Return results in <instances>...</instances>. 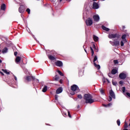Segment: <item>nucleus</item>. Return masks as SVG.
Masks as SVG:
<instances>
[{
    "mask_svg": "<svg viewBox=\"0 0 130 130\" xmlns=\"http://www.w3.org/2000/svg\"><path fill=\"white\" fill-rule=\"evenodd\" d=\"M102 29H103V30H105V31H107V32H108V31L109 30V28L104 26H102Z\"/></svg>",
    "mask_w": 130,
    "mask_h": 130,
    "instance_id": "nucleus-18",
    "label": "nucleus"
},
{
    "mask_svg": "<svg viewBox=\"0 0 130 130\" xmlns=\"http://www.w3.org/2000/svg\"><path fill=\"white\" fill-rule=\"evenodd\" d=\"M46 91H47V86H45L43 88L42 92H45Z\"/></svg>",
    "mask_w": 130,
    "mask_h": 130,
    "instance_id": "nucleus-20",
    "label": "nucleus"
},
{
    "mask_svg": "<svg viewBox=\"0 0 130 130\" xmlns=\"http://www.w3.org/2000/svg\"><path fill=\"white\" fill-rule=\"evenodd\" d=\"M122 92H123V93H124V92H125V87H122Z\"/></svg>",
    "mask_w": 130,
    "mask_h": 130,
    "instance_id": "nucleus-32",
    "label": "nucleus"
},
{
    "mask_svg": "<svg viewBox=\"0 0 130 130\" xmlns=\"http://www.w3.org/2000/svg\"><path fill=\"white\" fill-rule=\"evenodd\" d=\"M68 115L69 117H72V116H71V114H70V112H68Z\"/></svg>",
    "mask_w": 130,
    "mask_h": 130,
    "instance_id": "nucleus-40",
    "label": "nucleus"
},
{
    "mask_svg": "<svg viewBox=\"0 0 130 130\" xmlns=\"http://www.w3.org/2000/svg\"><path fill=\"white\" fill-rule=\"evenodd\" d=\"M14 78H15V80H16V81H17V77L16 76H15Z\"/></svg>",
    "mask_w": 130,
    "mask_h": 130,
    "instance_id": "nucleus-48",
    "label": "nucleus"
},
{
    "mask_svg": "<svg viewBox=\"0 0 130 130\" xmlns=\"http://www.w3.org/2000/svg\"><path fill=\"white\" fill-rule=\"evenodd\" d=\"M84 99L85 100V103L91 104L94 102L93 97L90 94H85L84 95Z\"/></svg>",
    "mask_w": 130,
    "mask_h": 130,
    "instance_id": "nucleus-1",
    "label": "nucleus"
},
{
    "mask_svg": "<svg viewBox=\"0 0 130 130\" xmlns=\"http://www.w3.org/2000/svg\"><path fill=\"white\" fill-rule=\"evenodd\" d=\"M17 54H18V52H14V55H15V56H17Z\"/></svg>",
    "mask_w": 130,
    "mask_h": 130,
    "instance_id": "nucleus-39",
    "label": "nucleus"
},
{
    "mask_svg": "<svg viewBox=\"0 0 130 130\" xmlns=\"http://www.w3.org/2000/svg\"><path fill=\"white\" fill-rule=\"evenodd\" d=\"M100 91H101V93H102V94H104V91H103V89H101Z\"/></svg>",
    "mask_w": 130,
    "mask_h": 130,
    "instance_id": "nucleus-37",
    "label": "nucleus"
},
{
    "mask_svg": "<svg viewBox=\"0 0 130 130\" xmlns=\"http://www.w3.org/2000/svg\"><path fill=\"white\" fill-rule=\"evenodd\" d=\"M0 74H1V75H2V76H4V75H5V74H4V73H3V72H0Z\"/></svg>",
    "mask_w": 130,
    "mask_h": 130,
    "instance_id": "nucleus-42",
    "label": "nucleus"
},
{
    "mask_svg": "<svg viewBox=\"0 0 130 130\" xmlns=\"http://www.w3.org/2000/svg\"><path fill=\"white\" fill-rule=\"evenodd\" d=\"M26 12H27L28 14H30V9L29 8H27L26 9Z\"/></svg>",
    "mask_w": 130,
    "mask_h": 130,
    "instance_id": "nucleus-34",
    "label": "nucleus"
},
{
    "mask_svg": "<svg viewBox=\"0 0 130 130\" xmlns=\"http://www.w3.org/2000/svg\"><path fill=\"white\" fill-rule=\"evenodd\" d=\"M61 92H62V88L61 87H59L56 91V94H60V93H61Z\"/></svg>",
    "mask_w": 130,
    "mask_h": 130,
    "instance_id": "nucleus-11",
    "label": "nucleus"
},
{
    "mask_svg": "<svg viewBox=\"0 0 130 130\" xmlns=\"http://www.w3.org/2000/svg\"><path fill=\"white\" fill-rule=\"evenodd\" d=\"M93 18L94 19V21H95L96 22H98V21L100 20V18L99 15H94L93 17Z\"/></svg>",
    "mask_w": 130,
    "mask_h": 130,
    "instance_id": "nucleus-7",
    "label": "nucleus"
},
{
    "mask_svg": "<svg viewBox=\"0 0 130 130\" xmlns=\"http://www.w3.org/2000/svg\"><path fill=\"white\" fill-rule=\"evenodd\" d=\"M86 24L87 26H91L92 24H93V21H92L91 18H88V19L86 20Z\"/></svg>",
    "mask_w": 130,
    "mask_h": 130,
    "instance_id": "nucleus-2",
    "label": "nucleus"
},
{
    "mask_svg": "<svg viewBox=\"0 0 130 130\" xmlns=\"http://www.w3.org/2000/svg\"><path fill=\"white\" fill-rule=\"evenodd\" d=\"M112 84L113 85H114V86H116V84H117V83L116 82L113 81Z\"/></svg>",
    "mask_w": 130,
    "mask_h": 130,
    "instance_id": "nucleus-31",
    "label": "nucleus"
},
{
    "mask_svg": "<svg viewBox=\"0 0 130 130\" xmlns=\"http://www.w3.org/2000/svg\"><path fill=\"white\" fill-rule=\"evenodd\" d=\"M110 95L111 97H112V98H114V99H115V94L112 90H110Z\"/></svg>",
    "mask_w": 130,
    "mask_h": 130,
    "instance_id": "nucleus-6",
    "label": "nucleus"
},
{
    "mask_svg": "<svg viewBox=\"0 0 130 130\" xmlns=\"http://www.w3.org/2000/svg\"><path fill=\"white\" fill-rule=\"evenodd\" d=\"M92 1H97V0H92Z\"/></svg>",
    "mask_w": 130,
    "mask_h": 130,
    "instance_id": "nucleus-54",
    "label": "nucleus"
},
{
    "mask_svg": "<svg viewBox=\"0 0 130 130\" xmlns=\"http://www.w3.org/2000/svg\"><path fill=\"white\" fill-rule=\"evenodd\" d=\"M20 61H21V57L17 56L15 59V62L17 63H19Z\"/></svg>",
    "mask_w": 130,
    "mask_h": 130,
    "instance_id": "nucleus-10",
    "label": "nucleus"
},
{
    "mask_svg": "<svg viewBox=\"0 0 130 130\" xmlns=\"http://www.w3.org/2000/svg\"><path fill=\"white\" fill-rule=\"evenodd\" d=\"M3 72L5 73L6 75H10V72H8L7 70L2 69Z\"/></svg>",
    "mask_w": 130,
    "mask_h": 130,
    "instance_id": "nucleus-19",
    "label": "nucleus"
},
{
    "mask_svg": "<svg viewBox=\"0 0 130 130\" xmlns=\"http://www.w3.org/2000/svg\"><path fill=\"white\" fill-rule=\"evenodd\" d=\"M127 127H128V125H127V123H126V122H125L124 127H125V128H127Z\"/></svg>",
    "mask_w": 130,
    "mask_h": 130,
    "instance_id": "nucleus-33",
    "label": "nucleus"
},
{
    "mask_svg": "<svg viewBox=\"0 0 130 130\" xmlns=\"http://www.w3.org/2000/svg\"><path fill=\"white\" fill-rule=\"evenodd\" d=\"M117 123L118 124V125H120V121H119V120H117Z\"/></svg>",
    "mask_w": 130,
    "mask_h": 130,
    "instance_id": "nucleus-29",
    "label": "nucleus"
},
{
    "mask_svg": "<svg viewBox=\"0 0 130 130\" xmlns=\"http://www.w3.org/2000/svg\"><path fill=\"white\" fill-rule=\"evenodd\" d=\"M94 67L98 69V70H100V65L96 64V63L94 62L93 63Z\"/></svg>",
    "mask_w": 130,
    "mask_h": 130,
    "instance_id": "nucleus-17",
    "label": "nucleus"
},
{
    "mask_svg": "<svg viewBox=\"0 0 130 130\" xmlns=\"http://www.w3.org/2000/svg\"><path fill=\"white\" fill-rule=\"evenodd\" d=\"M7 52H8V48L5 47L4 49H3L2 53H7Z\"/></svg>",
    "mask_w": 130,
    "mask_h": 130,
    "instance_id": "nucleus-15",
    "label": "nucleus"
},
{
    "mask_svg": "<svg viewBox=\"0 0 130 130\" xmlns=\"http://www.w3.org/2000/svg\"><path fill=\"white\" fill-rule=\"evenodd\" d=\"M125 37H126V35H123L122 36V39H125Z\"/></svg>",
    "mask_w": 130,
    "mask_h": 130,
    "instance_id": "nucleus-30",
    "label": "nucleus"
},
{
    "mask_svg": "<svg viewBox=\"0 0 130 130\" xmlns=\"http://www.w3.org/2000/svg\"><path fill=\"white\" fill-rule=\"evenodd\" d=\"M57 73H58V74L62 76H63V74H62V73H61V72H60V71H58Z\"/></svg>",
    "mask_w": 130,
    "mask_h": 130,
    "instance_id": "nucleus-24",
    "label": "nucleus"
},
{
    "mask_svg": "<svg viewBox=\"0 0 130 130\" xmlns=\"http://www.w3.org/2000/svg\"><path fill=\"white\" fill-rule=\"evenodd\" d=\"M26 81H30L31 80H34V77L31 76H27L26 78Z\"/></svg>",
    "mask_w": 130,
    "mask_h": 130,
    "instance_id": "nucleus-12",
    "label": "nucleus"
},
{
    "mask_svg": "<svg viewBox=\"0 0 130 130\" xmlns=\"http://www.w3.org/2000/svg\"><path fill=\"white\" fill-rule=\"evenodd\" d=\"M112 100V98H111V96H109L108 101H111Z\"/></svg>",
    "mask_w": 130,
    "mask_h": 130,
    "instance_id": "nucleus-36",
    "label": "nucleus"
},
{
    "mask_svg": "<svg viewBox=\"0 0 130 130\" xmlns=\"http://www.w3.org/2000/svg\"><path fill=\"white\" fill-rule=\"evenodd\" d=\"M112 105V104H108V106H111Z\"/></svg>",
    "mask_w": 130,
    "mask_h": 130,
    "instance_id": "nucleus-43",
    "label": "nucleus"
},
{
    "mask_svg": "<svg viewBox=\"0 0 130 130\" xmlns=\"http://www.w3.org/2000/svg\"><path fill=\"white\" fill-rule=\"evenodd\" d=\"M111 75H112L111 73L109 74V77H110V78H112V76Z\"/></svg>",
    "mask_w": 130,
    "mask_h": 130,
    "instance_id": "nucleus-38",
    "label": "nucleus"
},
{
    "mask_svg": "<svg viewBox=\"0 0 130 130\" xmlns=\"http://www.w3.org/2000/svg\"><path fill=\"white\" fill-rule=\"evenodd\" d=\"M114 63L115 64H117V63H118V61H117V60H114Z\"/></svg>",
    "mask_w": 130,
    "mask_h": 130,
    "instance_id": "nucleus-28",
    "label": "nucleus"
},
{
    "mask_svg": "<svg viewBox=\"0 0 130 130\" xmlns=\"http://www.w3.org/2000/svg\"><path fill=\"white\" fill-rule=\"evenodd\" d=\"M59 79V77H58V76L56 75L55 76V79H54V81H58V79Z\"/></svg>",
    "mask_w": 130,
    "mask_h": 130,
    "instance_id": "nucleus-23",
    "label": "nucleus"
},
{
    "mask_svg": "<svg viewBox=\"0 0 130 130\" xmlns=\"http://www.w3.org/2000/svg\"><path fill=\"white\" fill-rule=\"evenodd\" d=\"M1 10L5 11L6 10V4H3L1 7Z\"/></svg>",
    "mask_w": 130,
    "mask_h": 130,
    "instance_id": "nucleus-14",
    "label": "nucleus"
},
{
    "mask_svg": "<svg viewBox=\"0 0 130 130\" xmlns=\"http://www.w3.org/2000/svg\"><path fill=\"white\" fill-rule=\"evenodd\" d=\"M92 55H93L94 54V51H91Z\"/></svg>",
    "mask_w": 130,
    "mask_h": 130,
    "instance_id": "nucleus-45",
    "label": "nucleus"
},
{
    "mask_svg": "<svg viewBox=\"0 0 130 130\" xmlns=\"http://www.w3.org/2000/svg\"><path fill=\"white\" fill-rule=\"evenodd\" d=\"M55 99H57V95H56L55 96Z\"/></svg>",
    "mask_w": 130,
    "mask_h": 130,
    "instance_id": "nucleus-49",
    "label": "nucleus"
},
{
    "mask_svg": "<svg viewBox=\"0 0 130 130\" xmlns=\"http://www.w3.org/2000/svg\"><path fill=\"white\" fill-rule=\"evenodd\" d=\"M49 58L50 59H52V60H54V59H55V57H54L53 56H49Z\"/></svg>",
    "mask_w": 130,
    "mask_h": 130,
    "instance_id": "nucleus-22",
    "label": "nucleus"
},
{
    "mask_svg": "<svg viewBox=\"0 0 130 130\" xmlns=\"http://www.w3.org/2000/svg\"><path fill=\"white\" fill-rule=\"evenodd\" d=\"M123 41L124 42H126V40H124Z\"/></svg>",
    "mask_w": 130,
    "mask_h": 130,
    "instance_id": "nucleus-52",
    "label": "nucleus"
},
{
    "mask_svg": "<svg viewBox=\"0 0 130 130\" xmlns=\"http://www.w3.org/2000/svg\"><path fill=\"white\" fill-rule=\"evenodd\" d=\"M120 45H121V46H123V45H124L123 41H121Z\"/></svg>",
    "mask_w": 130,
    "mask_h": 130,
    "instance_id": "nucleus-35",
    "label": "nucleus"
},
{
    "mask_svg": "<svg viewBox=\"0 0 130 130\" xmlns=\"http://www.w3.org/2000/svg\"><path fill=\"white\" fill-rule=\"evenodd\" d=\"M93 48H96V46H95V45H93Z\"/></svg>",
    "mask_w": 130,
    "mask_h": 130,
    "instance_id": "nucleus-46",
    "label": "nucleus"
},
{
    "mask_svg": "<svg viewBox=\"0 0 130 130\" xmlns=\"http://www.w3.org/2000/svg\"><path fill=\"white\" fill-rule=\"evenodd\" d=\"M99 6L96 2H94L93 4V9H99Z\"/></svg>",
    "mask_w": 130,
    "mask_h": 130,
    "instance_id": "nucleus-9",
    "label": "nucleus"
},
{
    "mask_svg": "<svg viewBox=\"0 0 130 130\" xmlns=\"http://www.w3.org/2000/svg\"><path fill=\"white\" fill-rule=\"evenodd\" d=\"M90 50H91V51H93V49L92 48V47H90Z\"/></svg>",
    "mask_w": 130,
    "mask_h": 130,
    "instance_id": "nucleus-51",
    "label": "nucleus"
},
{
    "mask_svg": "<svg viewBox=\"0 0 130 130\" xmlns=\"http://www.w3.org/2000/svg\"><path fill=\"white\" fill-rule=\"evenodd\" d=\"M115 45H119V41H116L114 42Z\"/></svg>",
    "mask_w": 130,
    "mask_h": 130,
    "instance_id": "nucleus-25",
    "label": "nucleus"
},
{
    "mask_svg": "<svg viewBox=\"0 0 130 130\" xmlns=\"http://www.w3.org/2000/svg\"><path fill=\"white\" fill-rule=\"evenodd\" d=\"M97 59H98L97 56H95L94 58L93 59V62H95V61H96V60H97Z\"/></svg>",
    "mask_w": 130,
    "mask_h": 130,
    "instance_id": "nucleus-26",
    "label": "nucleus"
},
{
    "mask_svg": "<svg viewBox=\"0 0 130 130\" xmlns=\"http://www.w3.org/2000/svg\"><path fill=\"white\" fill-rule=\"evenodd\" d=\"M119 78L122 80H124L126 78V75L124 73H121L119 75Z\"/></svg>",
    "mask_w": 130,
    "mask_h": 130,
    "instance_id": "nucleus-3",
    "label": "nucleus"
},
{
    "mask_svg": "<svg viewBox=\"0 0 130 130\" xmlns=\"http://www.w3.org/2000/svg\"><path fill=\"white\" fill-rule=\"evenodd\" d=\"M119 83L120 84V85H121V84H122V81H120L119 82Z\"/></svg>",
    "mask_w": 130,
    "mask_h": 130,
    "instance_id": "nucleus-44",
    "label": "nucleus"
},
{
    "mask_svg": "<svg viewBox=\"0 0 130 130\" xmlns=\"http://www.w3.org/2000/svg\"><path fill=\"white\" fill-rule=\"evenodd\" d=\"M78 98L79 99H82V98H83V96H82V95L79 94V95H78Z\"/></svg>",
    "mask_w": 130,
    "mask_h": 130,
    "instance_id": "nucleus-27",
    "label": "nucleus"
},
{
    "mask_svg": "<svg viewBox=\"0 0 130 130\" xmlns=\"http://www.w3.org/2000/svg\"><path fill=\"white\" fill-rule=\"evenodd\" d=\"M126 95H127V96H128V97H130V93H129L127 92Z\"/></svg>",
    "mask_w": 130,
    "mask_h": 130,
    "instance_id": "nucleus-41",
    "label": "nucleus"
},
{
    "mask_svg": "<svg viewBox=\"0 0 130 130\" xmlns=\"http://www.w3.org/2000/svg\"><path fill=\"white\" fill-rule=\"evenodd\" d=\"M78 89H79V87L78 86H77V85L74 84L71 86V90L72 91H76V90H78Z\"/></svg>",
    "mask_w": 130,
    "mask_h": 130,
    "instance_id": "nucleus-4",
    "label": "nucleus"
},
{
    "mask_svg": "<svg viewBox=\"0 0 130 130\" xmlns=\"http://www.w3.org/2000/svg\"><path fill=\"white\" fill-rule=\"evenodd\" d=\"M1 62H2V60H0V63H1Z\"/></svg>",
    "mask_w": 130,
    "mask_h": 130,
    "instance_id": "nucleus-53",
    "label": "nucleus"
},
{
    "mask_svg": "<svg viewBox=\"0 0 130 130\" xmlns=\"http://www.w3.org/2000/svg\"><path fill=\"white\" fill-rule=\"evenodd\" d=\"M61 1H62V0H60V2H61Z\"/></svg>",
    "mask_w": 130,
    "mask_h": 130,
    "instance_id": "nucleus-55",
    "label": "nucleus"
},
{
    "mask_svg": "<svg viewBox=\"0 0 130 130\" xmlns=\"http://www.w3.org/2000/svg\"><path fill=\"white\" fill-rule=\"evenodd\" d=\"M55 64L57 67H62V62L58 60L55 62Z\"/></svg>",
    "mask_w": 130,
    "mask_h": 130,
    "instance_id": "nucleus-5",
    "label": "nucleus"
},
{
    "mask_svg": "<svg viewBox=\"0 0 130 130\" xmlns=\"http://www.w3.org/2000/svg\"><path fill=\"white\" fill-rule=\"evenodd\" d=\"M117 73V70L116 69H113L111 71L112 75H115Z\"/></svg>",
    "mask_w": 130,
    "mask_h": 130,
    "instance_id": "nucleus-16",
    "label": "nucleus"
},
{
    "mask_svg": "<svg viewBox=\"0 0 130 130\" xmlns=\"http://www.w3.org/2000/svg\"><path fill=\"white\" fill-rule=\"evenodd\" d=\"M19 11L20 13H23L24 11H25V8L24 6H21L19 8Z\"/></svg>",
    "mask_w": 130,
    "mask_h": 130,
    "instance_id": "nucleus-8",
    "label": "nucleus"
},
{
    "mask_svg": "<svg viewBox=\"0 0 130 130\" xmlns=\"http://www.w3.org/2000/svg\"><path fill=\"white\" fill-rule=\"evenodd\" d=\"M107 81L108 82V83L109 84V83H110V81H109V80H108V79H107Z\"/></svg>",
    "mask_w": 130,
    "mask_h": 130,
    "instance_id": "nucleus-47",
    "label": "nucleus"
},
{
    "mask_svg": "<svg viewBox=\"0 0 130 130\" xmlns=\"http://www.w3.org/2000/svg\"><path fill=\"white\" fill-rule=\"evenodd\" d=\"M116 34H111L109 35V38L112 39V38H115V37H116Z\"/></svg>",
    "mask_w": 130,
    "mask_h": 130,
    "instance_id": "nucleus-13",
    "label": "nucleus"
},
{
    "mask_svg": "<svg viewBox=\"0 0 130 130\" xmlns=\"http://www.w3.org/2000/svg\"><path fill=\"white\" fill-rule=\"evenodd\" d=\"M104 106L105 107H107V105H104Z\"/></svg>",
    "mask_w": 130,
    "mask_h": 130,
    "instance_id": "nucleus-50",
    "label": "nucleus"
},
{
    "mask_svg": "<svg viewBox=\"0 0 130 130\" xmlns=\"http://www.w3.org/2000/svg\"><path fill=\"white\" fill-rule=\"evenodd\" d=\"M1 51L0 50V52H1Z\"/></svg>",
    "mask_w": 130,
    "mask_h": 130,
    "instance_id": "nucleus-56",
    "label": "nucleus"
},
{
    "mask_svg": "<svg viewBox=\"0 0 130 130\" xmlns=\"http://www.w3.org/2000/svg\"><path fill=\"white\" fill-rule=\"evenodd\" d=\"M93 39H94V41L96 42L99 40V39L97 36H93Z\"/></svg>",
    "mask_w": 130,
    "mask_h": 130,
    "instance_id": "nucleus-21",
    "label": "nucleus"
}]
</instances>
